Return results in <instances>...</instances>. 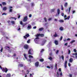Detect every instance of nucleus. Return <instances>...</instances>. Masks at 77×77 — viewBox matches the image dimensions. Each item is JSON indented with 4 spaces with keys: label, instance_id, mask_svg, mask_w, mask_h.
Instances as JSON below:
<instances>
[{
    "label": "nucleus",
    "instance_id": "obj_7",
    "mask_svg": "<svg viewBox=\"0 0 77 77\" xmlns=\"http://www.w3.org/2000/svg\"><path fill=\"white\" fill-rule=\"evenodd\" d=\"M63 27L62 26H61L59 28V29L60 30V31H63Z\"/></svg>",
    "mask_w": 77,
    "mask_h": 77
},
{
    "label": "nucleus",
    "instance_id": "obj_44",
    "mask_svg": "<svg viewBox=\"0 0 77 77\" xmlns=\"http://www.w3.org/2000/svg\"><path fill=\"white\" fill-rule=\"evenodd\" d=\"M18 18L19 19L20 18V16L19 14H18Z\"/></svg>",
    "mask_w": 77,
    "mask_h": 77
},
{
    "label": "nucleus",
    "instance_id": "obj_61",
    "mask_svg": "<svg viewBox=\"0 0 77 77\" xmlns=\"http://www.w3.org/2000/svg\"><path fill=\"white\" fill-rule=\"evenodd\" d=\"M74 55L77 56V52L75 53V54H74Z\"/></svg>",
    "mask_w": 77,
    "mask_h": 77
},
{
    "label": "nucleus",
    "instance_id": "obj_22",
    "mask_svg": "<svg viewBox=\"0 0 77 77\" xmlns=\"http://www.w3.org/2000/svg\"><path fill=\"white\" fill-rule=\"evenodd\" d=\"M27 43H28V44H29V43H30V39H29L27 41Z\"/></svg>",
    "mask_w": 77,
    "mask_h": 77
},
{
    "label": "nucleus",
    "instance_id": "obj_34",
    "mask_svg": "<svg viewBox=\"0 0 77 77\" xmlns=\"http://www.w3.org/2000/svg\"><path fill=\"white\" fill-rule=\"evenodd\" d=\"M11 23L13 24H15V22L14 21H11Z\"/></svg>",
    "mask_w": 77,
    "mask_h": 77
},
{
    "label": "nucleus",
    "instance_id": "obj_8",
    "mask_svg": "<svg viewBox=\"0 0 77 77\" xmlns=\"http://www.w3.org/2000/svg\"><path fill=\"white\" fill-rule=\"evenodd\" d=\"M54 43L55 44V45H58V44H59L58 41L57 40H55L54 41Z\"/></svg>",
    "mask_w": 77,
    "mask_h": 77
},
{
    "label": "nucleus",
    "instance_id": "obj_14",
    "mask_svg": "<svg viewBox=\"0 0 77 77\" xmlns=\"http://www.w3.org/2000/svg\"><path fill=\"white\" fill-rule=\"evenodd\" d=\"M67 5H68V3H67V2H66L64 4V6L66 8L67 6Z\"/></svg>",
    "mask_w": 77,
    "mask_h": 77
},
{
    "label": "nucleus",
    "instance_id": "obj_2",
    "mask_svg": "<svg viewBox=\"0 0 77 77\" xmlns=\"http://www.w3.org/2000/svg\"><path fill=\"white\" fill-rule=\"evenodd\" d=\"M30 36V35H29V34H26L25 36H23V38L24 39H27V38H29Z\"/></svg>",
    "mask_w": 77,
    "mask_h": 77
},
{
    "label": "nucleus",
    "instance_id": "obj_24",
    "mask_svg": "<svg viewBox=\"0 0 77 77\" xmlns=\"http://www.w3.org/2000/svg\"><path fill=\"white\" fill-rule=\"evenodd\" d=\"M29 58H33V57H32V56H31V55H29Z\"/></svg>",
    "mask_w": 77,
    "mask_h": 77
},
{
    "label": "nucleus",
    "instance_id": "obj_58",
    "mask_svg": "<svg viewBox=\"0 0 77 77\" xmlns=\"http://www.w3.org/2000/svg\"><path fill=\"white\" fill-rule=\"evenodd\" d=\"M55 69H57V64L55 65Z\"/></svg>",
    "mask_w": 77,
    "mask_h": 77
},
{
    "label": "nucleus",
    "instance_id": "obj_50",
    "mask_svg": "<svg viewBox=\"0 0 77 77\" xmlns=\"http://www.w3.org/2000/svg\"><path fill=\"white\" fill-rule=\"evenodd\" d=\"M72 14H74V13L75 12V11H72Z\"/></svg>",
    "mask_w": 77,
    "mask_h": 77
},
{
    "label": "nucleus",
    "instance_id": "obj_57",
    "mask_svg": "<svg viewBox=\"0 0 77 77\" xmlns=\"http://www.w3.org/2000/svg\"><path fill=\"white\" fill-rule=\"evenodd\" d=\"M3 71H4V72H5V69H2Z\"/></svg>",
    "mask_w": 77,
    "mask_h": 77
},
{
    "label": "nucleus",
    "instance_id": "obj_64",
    "mask_svg": "<svg viewBox=\"0 0 77 77\" xmlns=\"http://www.w3.org/2000/svg\"><path fill=\"white\" fill-rule=\"evenodd\" d=\"M69 77H72V75H71V74H70V75H69Z\"/></svg>",
    "mask_w": 77,
    "mask_h": 77
},
{
    "label": "nucleus",
    "instance_id": "obj_56",
    "mask_svg": "<svg viewBox=\"0 0 77 77\" xmlns=\"http://www.w3.org/2000/svg\"><path fill=\"white\" fill-rule=\"evenodd\" d=\"M52 19L51 18H49L48 19V21H50Z\"/></svg>",
    "mask_w": 77,
    "mask_h": 77
},
{
    "label": "nucleus",
    "instance_id": "obj_26",
    "mask_svg": "<svg viewBox=\"0 0 77 77\" xmlns=\"http://www.w3.org/2000/svg\"><path fill=\"white\" fill-rule=\"evenodd\" d=\"M31 27H32V26H28L27 28L28 29H31Z\"/></svg>",
    "mask_w": 77,
    "mask_h": 77
},
{
    "label": "nucleus",
    "instance_id": "obj_29",
    "mask_svg": "<svg viewBox=\"0 0 77 77\" xmlns=\"http://www.w3.org/2000/svg\"><path fill=\"white\" fill-rule=\"evenodd\" d=\"M61 58L62 59V60H64V57L63 56V55H62L61 56Z\"/></svg>",
    "mask_w": 77,
    "mask_h": 77
},
{
    "label": "nucleus",
    "instance_id": "obj_37",
    "mask_svg": "<svg viewBox=\"0 0 77 77\" xmlns=\"http://www.w3.org/2000/svg\"><path fill=\"white\" fill-rule=\"evenodd\" d=\"M71 53V51H70V50L69 49L68 50V54H69Z\"/></svg>",
    "mask_w": 77,
    "mask_h": 77
},
{
    "label": "nucleus",
    "instance_id": "obj_51",
    "mask_svg": "<svg viewBox=\"0 0 77 77\" xmlns=\"http://www.w3.org/2000/svg\"><path fill=\"white\" fill-rule=\"evenodd\" d=\"M29 18L32 17V14H29Z\"/></svg>",
    "mask_w": 77,
    "mask_h": 77
},
{
    "label": "nucleus",
    "instance_id": "obj_41",
    "mask_svg": "<svg viewBox=\"0 0 77 77\" xmlns=\"http://www.w3.org/2000/svg\"><path fill=\"white\" fill-rule=\"evenodd\" d=\"M49 59H50V60H52V57H50L49 58Z\"/></svg>",
    "mask_w": 77,
    "mask_h": 77
},
{
    "label": "nucleus",
    "instance_id": "obj_40",
    "mask_svg": "<svg viewBox=\"0 0 77 77\" xmlns=\"http://www.w3.org/2000/svg\"><path fill=\"white\" fill-rule=\"evenodd\" d=\"M27 72H28L27 73V74H29V72H30V71H29V70H28L27 71Z\"/></svg>",
    "mask_w": 77,
    "mask_h": 77
},
{
    "label": "nucleus",
    "instance_id": "obj_62",
    "mask_svg": "<svg viewBox=\"0 0 77 77\" xmlns=\"http://www.w3.org/2000/svg\"><path fill=\"white\" fill-rule=\"evenodd\" d=\"M60 75H62V72H61V73L60 74Z\"/></svg>",
    "mask_w": 77,
    "mask_h": 77
},
{
    "label": "nucleus",
    "instance_id": "obj_12",
    "mask_svg": "<svg viewBox=\"0 0 77 77\" xmlns=\"http://www.w3.org/2000/svg\"><path fill=\"white\" fill-rule=\"evenodd\" d=\"M69 61L71 63H72V61H73V59L72 58H70L69 60Z\"/></svg>",
    "mask_w": 77,
    "mask_h": 77
},
{
    "label": "nucleus",
    "instance_id": "obj_17",
    "mask_svg": "<svg viewBox=\"0 0 77 77\" xmlns=\"http://www.w3.org/2000/svg\"><path fill=\"white\" fill-rule=\"evenodd\" d=\"M60 10L59 9H57V14H58V15H59L60 14Z\"/></svg>",
    "mask_w": 77,
    "mask_h": 77
},
{
    "label": "nucleus",
    "instance_id": "obj_36",
    "mask_svg": "<svg viewBox=\"0 0 77 77\" xmlns=\"http://www.w3.org/2000/svg\"><path fill=\"white\" fill-rule=\"evenodd\" d=\"M55 11V9H53L51 10V11L52 12H54V11Z\"/></svg>",
    "mask_w": 77,
    "mask_h": 77
},
{
    "label": "nucleus",
    "instance_id": "obj_13",
    "mask_svg": "<svg viewBox=\"0 0 77 77\" xmlns=\"http://www.w3.org/2000/svg\"><path fill=\"white\" fill-rule=\"evenodd\" d=\"M2 9L3 11H6V9H7V8H6V7H4Z\"/></svg>",
    "mask_w": 77,
    "mask_h": 77
},
{
    "label": "nucleus",
    "instance_id": "obj_35",
    "mask_svg": "<svg viewBox=\"0 0 77 77\" xmlns=\"http://www.w3.org/2000/svg\"><path fill=\"white\" fill-rule=\"evenodd\" d=\"M71 10V7H70L69 8V13L70 12V11Z\"/></svg>",
    "mask_w": 77,
    "mask_h": 77
},
{
    "label": "nucleus",
    "instance_id": "obj_18",
    "mask_svg": "<svg viewBox=\"0 0 77 77\" xmlns=\"http://www.w3.org/2000/svg\"><path fill=\"white\" fill-rule=\"evenodd\" d=\"M23 56L25 57V59H27V57L26 56V54H23Z\"/></svg>",
    "mask_w": 77,
    "mask_h": 77
},
{
    "label": "nucleus",
    "instance_id": "obj_3",
    "mask_svg": "<svg viewBox=\"0 0 77 77\" xmlns=\"http://www.w3.org/2000/svg\"><path fill=\"white\" fill-rule=\"evenodd\" d=\"M28 19L27 16H25L23 20V22H26V21H27Z\"/></svg>",
    "mask_w": 77,
    "mask_h": 77
},
{
    "label": "nucleus",
    "instance_id": "obj_63",
    "mask_svg": "<svg viewBox=\"0 0 77 77\" xmlns=\"http://www.w3.org/2000/svg\"><path fill=\"white\" fill-rule=\"evenodd\" d=\"M64 18H66V15H65L64 17Z\"/></svg>",
    "mask_w": 77,
    "mask_h": 77
},
{
    "label": "nucleus",
    "instance_id": "obj_19",
    "mask_svg": "<svg viewBox=\"0 0 77 77\" xmlns=\"http://www.w3.org/2000/svg\"><path fill=\"white\" fill-rule=\"evenodd\" d=\"M40 36L41 37H44V34H40Z\"/></svg>",
    "mask_w": 77,
    "mask_h": 77
},
{
    "label": "nucleus",
    "instance_id": "obj_45",
    "mask_svg": "<svg viewBox=\"0 0 77 77\" xmlns=\"http://www.w3.org/2000/svg\"><path fill=\"white\" fill-rule=\"evenodd\" d=\"M64 45H65V46H67L68 45V43H66Z\"/></svg>",
    "mask_w": 77,
    "mask_h": 77
},
{
    "label": "nucleus",
    "instance_id": "obj_21",
    "mask_svg": "<svg viewBox=\"0 0 77 77\" xmlns=\"http://www.w3.org/2000/svg\"><path fill=\"white\" fill-rule=\"evenodd\" d=\"M75 42V40H72L71 42H70L71 44H72L73 42Z\"/></svg>",
    "mask_w": 77,
    "mask_h": 77
},
{
    "label": "nucleus",
    "instance_id": "obj_42",
    "mask_svg": "<svg viewBox=\"0 0 77 77\" xmlns=\"http://www.w3.org/2000/svg\"><path fill=\"white\" fill-rule=\"evenodd\" d=\"M63 38V37H62V36H61L60 37V40H62Z\"/></svg>",
    "mask_w": 77,
    "mask_h": 77
},
{
    "label": "nucleus",
    "instance_id": "obj_53",
    "mask_svg": "<svg viewBox=\"0 0 77 77\" xmlns=\"http://www.w3.org/2000/svg\"><path fill=\"white\" fill-rule=\"evenodd\" d=\"M47 68H49V69H50V68H51V67L49 66H47Z\"/></svg>",
    "mask_w": 77,
    "mask_h": 77
},
{
    "label": "nucleus",
    "instance_id": "obj_43",
    "mask_svg": "<svg viewBox=\"0 0 77 77\" xmlns=\"http://www.w3.org/2000/svg\"><path fill=\"white\" fill-rule=\"evenodd\" d=\"M51 69H53V65H51Z\"/></svg>",
    "mask_w": 77,
    "mask_h": 77
},
{
    "label": "nucleus",
    "instance_id": "obj_20",
    "mask_svg": "<svg viewBox=\"0 0 77 77\" xmlns=\"http://www.w3.org/2000/svg\"><path fill=\"white\" fill-rule=\"evenodd\" d=\"M8 69H7V68H6L5 69V72H6H6H8Z\"/></svg>",
    "mask_w": 77,
    "mask_h": 77
},
{
    "label": "nucleus",
    "instance_id": "obj_28",
    "mask_svg": "<svg viewBox=\"0 0 77 77\" xmlns=\"http://www.w3.org/2000/svg\"><path fill=\"white\" fill-rule=\"evenodd\" d=\"M12 11H13V9H10L9 10V12H12Z\"/></svg>",
    "mask_w": 77,
    "mask_h": 77
},
{
    "label": "nucleus",
    "instance_id": "obj_9",
    "mask_svg": "<svg viewBox=\"0 0 77 77\" xmlns=\"http://www.w3.org/2000/svg\"><path fill=\"white\" fill-rule=\"evenodd\" d=\"M23 66H24V65H23V64H19L18 65V67H23Z\"/></svg>",
    "mask_w": 77,
    "mask_h": 77
},
{
    "label": "nucleus",
    "instance_id": "obj_59",
    "mask_svg": "<svg viewBox=\"0 0 77 77\" xmlns=\"http://www.w3.org/2000/svg\"><path fill=\"white\" fill-rule=\"evenodd\" d=\"M14 57H15L16 56V54H14V55H13Z\"/></svg>",
    "mask_w": 77,
    "mask_h": 77
},
{
    "label": "nucleus",
    "instance_id": "obj_11",
    "mask_svg": "<svg viewBox=\"0 0 77 77\" xmlns=\"http://www.w3.org/2000/svg\"><path fill=\"white\" fill-rule=\"evenodd\" d=\"M54 33V35H53L54 37L55 38H56V37H57V33H56V32H55Z\"/></svg>",
    "mask_w": 77,
    "mask_h": 77
},
{
    "label": "nucleus",
    "instance_id": "obj_33",
    "mask_svg": "<svg viewBox=\"0 0 77 77\" xmlns=\"http://www.w3.org/2000/svg\"><path fill=\"white\" fill-rule=\"evenodd\" d=\"M0 51H1V53H2V52H3V47H2L1 48V49L0 50Z\"/></svg>",
    "mask_w": 77,
    "mask_h": 77
},
{
    "label": "nucleus",
    "instance_id": "obj_31",
    "mask_svg": "<svg viewBox=\"0 0 77 77\" xmlns=\"http://www.w3.org/2000/svg\"><path fill=\"white\" fill-rule=\"evenodd\" d=\"M44 51V49H42L41 51H40V53H43V51Z\"/></svg>",
    "mask_w": 77,
    "mask_h": 77
},
{
    "label": "nucleus",
    "instance_id": "obj_23",
    "mask_svg": "<svg viewBox=\"0 0 77 77\" xmlns=\"http://www.w3.org/2000/svg\"><path fill=\"white\" fill-rule=\"evenodd\" d=\"M7 77H11V75L10 74H7Z\"/></svg>",
    "mask_w": 77,
    "mask_h": 77
},
{
    "label": "nucleus",
    "instance_id": "obj_15",
    "mask_svg": "<svg viewBox=\"0 0 77 77\" xmlns=\"http://www.w3.org/2000/svg\"><path fill=\"white\" fill-rule=\"evenodd\" d=\"M59 21L60 22V23H63L64 20H59Z\"/></svg>",
    "mask_w": 77,
    "mask_h": 77
},
{
    "label": "nucleus",
    "instance_id": "obj_39",
    "mask_svg": "<svg viewBox=\"0 0 77 77\" xmlns=\"http://www.w3.org/2000/svg\"><path fill=\"white\" fill-rule=\"evenodd\" d=\"M20 24L21 25H23V22L22 21H20Z\"/></svg>",
    "mask_w": 77,
    "mask_h": 77
},
{
    "label": "nucleus",
    "instance_id": "obj_49",
    "mask_svg": "<svg viewBox=\"0 0 77 77\" xmlns=\"http://www.w3.org/2000/svg\"><path fill=\"white\" fill-rule=\"evenodd\" d=\"M67 64V61H65V65H66Z\"/></svg>",
    "mask_w": 77,
    "mask_h": 77
},
{
    "label": "nucleus",
    "instance_id": "obj_47",
    "mask_svg": "<svg viewBox=\"0 0 77 77\" xmlns=\"http://www.w3.org/2000/svg\"><path fill=\"white\" fill-rule=\"evenodd\" d=\"M61 15L63 16H63H64V14L63 13H61Z\"/></svg>",
    "mask_w": 77,
    "mask_h": 77
},
{
    "label": "nucleus",
    "instance_id": "obj_5",
    "mask_svg": "<svg viewBox=\"0 0 77 77\" xmlns=\"http://www.w3.org/2000/svg\"><path fill=\"white\" fill-rule=\"evenodd\" d=\"M35 36L36 37H37V38H35L34 39L35 41V40H36V39H39V37H38L40 36V34H37Z\"/></svg>",
    "mask_w": 77,
    "mask_h": 77
},
{
    "label": "nucleus",
    "instance_id": "obj_46",
    "mask_svg": "<svg viewBox=\"0 0 77 77\" xmlns=\"http://www.w3.org/2000/svg\"><path fill=\"white\" fill-rule=\"evenodd\" d=\"M27 61H28V62H30V63L31 62V60L30 59H29L27 60Z\"/></svg>",
    "mask_w": 77,
    "mask_h": 77
},
{
    "label": "nucleus",
    "instance_id": "obj_54",
    "mask_svg": "<svg viewBox=\"0 0 77 77\" xmlns=\"http://www.w3.org/2000/svg\"><path fill=\"white\" fill-rule=\"evenodd\" d=\"M74 52H77V50H76V49H75L74 50Z\"/></svg>",
    "mask_w": 77,
    "mask_h": 77
},
{
    "label": "nucleus",
    "instance_id": "obj_27",
    "mask_svg": "<svg viewBox=\"0 0 77 77\" xmlns=\"http://www.w3.org/2000/svg\"><path fill=\"white\" fill-rule=\"evenodd\" d=\"M35 4L34 3H31V6H34Z\"/></svg>",
    "mask_w": 77,
    "mask_h": 77
},
{
    "label": "nucleus",
    "instance_id": "obj_52",
    "mask_svg": "<svg viewBox=\"0 0 77 77\" xmlns=\"http://www.w3.org/2000/svg\"><path fill=\"white\" fill-rule=\"evenodd\" d=\"M33 29H36V26H35L33 28Z\"/></svg>",
    "mask_w": 77,
    "mask_h": 77
},
{
    "label": "nucleus",
    "instance_id": "obj_16",
    "mask_svg": "<svg viewBox=\"0 0 77 77\" xmlns=\"http://www.w3.org/2000/svg\"><path fill=\"white\" fill-rule=\"evenodd\" d=\"M2 4L3 6H5V5H6V3L5 2H3L2 3Z\"/></svg>",
    "mask_w": 77,
    "mask_h": 77
},
{
    "label": "nucleus",
    "instance_id": "obj_48",
    "mask_svg": "<svg viewBox=\"0 0 77 77\" xmlns=\"http://www.w3.org/2000/svg\"><path fill=\"white\" fill-rule=\"evenodd\" d=\"M69 18H70V16H68L67 17V20H69Z\"/></svg>",
    "mask_w": 77,
    "mask_h": 77
},
{
    "label": "nucleus",
    "instance_id": "obj_6",
    "mask_svg": "<svg viewBox=\"0 0 77 77\" xmlns=\"http://www.w3.org/2000/svg\"><path fill=\"white\" fill-rule=\"evenodd\" d=\"M39 62L37 61L35 62V66H36V67H38V66H39Z\"/></svg>",
    "mask_w": 77,
    "mask_h": 77
},
{
    "label": "nucleus",
    "instance_id": "obj_38",
    "mask_svg": "<svg viewBox=\"0 0 77 77\" xmlns=\"http://www.w3.org/2000/svg\"><path fill=\"white\" fill-rule=\"evenodd\" d=\"M59 71L60 72H62V71H61V68H60L59 69Z\"/></svg>",
    "mask_w": 77,
    "mask_h": 77
},
{
    "label": "nucleus",
    "instance_id": "obj_60",
    "mask_svg": "<svg viewBox=\"0 0 77 77\" xmlns=\"http://www.w3.org/2000/svg\"><path fill=\"white\" fill-rule=\"evenodd\" d=\"M57 77H59V73L58 72H57Z\"/></svg>",
    "mask_w": 77,
    "mask_h": 77
},
{
    "label": "nucleus",
    "instance_id": "obj_4",
    "mask_svg": "<svg viewBox=\"0 0 77 77\" xmlns=\"http://www.w3.org/2000/svg\"><path fill=\"white\" fill-rule=\"evenodd\" d=\"M24 48L25 49H26V50H27L29 49V45H24Z\"/></svg>",
    "mask_w": 77,
    "mask_h": 77
},
{
    "label": "nucleus",
    "instance_id": "obj_32",
    "mask_svg": "<svg viewBox=\"0 0 77 77\" xmlns=\"http://www.w3.org/2000/svg\"><path fill=\"white\" fill-rule=\"evenodd\" d=\"M59 50H57L56 52V54H58L59 53Z\"/></svg>",
    "mask_w": 77,
    "mask_h": 77
},
{
    "label": "nucleus",
    "instance_id": "obj_10",
    "mask_svg": "<svg viewBox=\"0 0 77 77\" xmlns=\"http://www.w3.org/2000/svg\"><path fill=\"white\" fill-rule=\"evenodd\" d=\"M44 28L42 27L40 28H39L38 30L40 31H42L43 30H44Z\"/></svg>",
    "mask_w": 77,
    "mask_h": 77
},
{
    "label": "nucleus",
    "instance_id": "obj_55",
    "mask_svg": "<svg viewBox=\"0 0 77 77\" xmlns=\"http://www.w3.org/2000/svg\"><path fill=\"white\" fill-rule=\"evenodd\" d=\"M6 15V14L5 13H4L2 14V15Z\"/></svg>",
    "mask_w": 77,
    "mask_h": 77
},
{
    "label": "nucleus",
    "instance_id": "obj_1",
    "mask_svg": "<svg viewBox=\"0 0 77 77\" xmlns=\"http://www.w3.org/2000/svg\"><path fill=\"white\" fill-rule=\"evenodd\" d=\"M32 52H33V49H32V48H31L29 49V50L28 51V54L32 55Z\"/></svg>",
    "mask_w": 77,
    "mask_h": 77
},
{
    "label": "nucleus",
    "instance_id": "obj_30",
    "mask_svg": "<svg viewBox=\"0 0 77 77\" xmlns=\"http://www.w3.org/2000/svg\"><path fill=\"white\" fill-rule=\"evenodd\" d=\"M44 19L45 20V22H47V18H46V17H45L44 18Z\"/></svg>",
    "mask_w": 77,
    "mask_h": 77
},
{
    "label": "nucleus",
    "instance_id": "obj_25",
    "mask_svg": "<svg viewBox=\"0 0 77 77\" xmlns=\"http://www.w3.org/2000/svg\"><path fill=\"white\" fill-rule=\"evenodd\" d=\"M40 62H44V59H41L40 60Z\"/></svg>",
    "mask_w": 77,
    "mask_h": 77
}]
</instances>
